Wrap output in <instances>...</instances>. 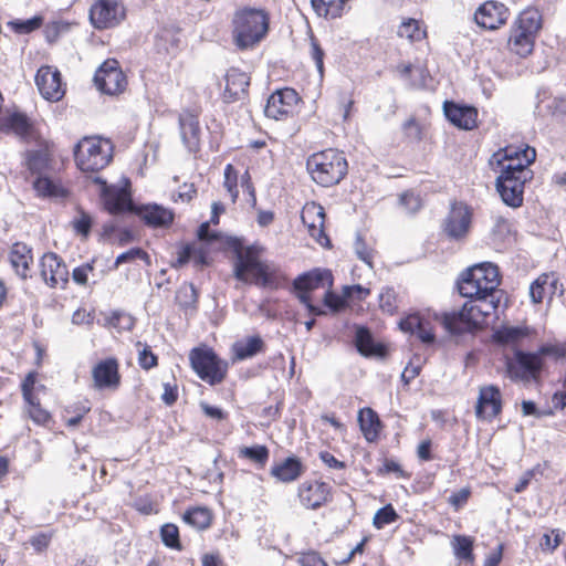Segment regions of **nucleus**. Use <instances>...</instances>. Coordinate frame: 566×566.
I'll use <instances>...</instances> for the list:
<instances>
[{
  "instance_id": "obj_55",
  "label": "nucleus",
  "mask_w": 566,
  "mask_h": 566,
  "mask_svg": "<svg viewBox=\"0 0 566 566\" xmlns=\"http://www.w3.org/2000/svg\"><path fill=\"white\" fill-rule=\"evenodd\" d=\"M42 17L35 15L28 20H17L10 22L17 33L28 34L42 25Z\"/></svg>"
},
{
  "instance_id": "obj_53",
  "label": "nucleus",
  "mask_w": 566,
  "mask_h": 566,
  "mask_svg": "<svg viewBox=\"0 0 566 566\" xmlns=\"http://www.w3.org/2000/svg\"><path fill=\"white\" fill-rule=\"evenodd\" d=\"M310 55L315 63L319 76L323 77L325 52L313 34L310 36Z\"/></svg>"
},
{
  "instance_id": "obj_39",
  "label": "nucleus",
  "mask_w": 566,
  "mask_h": 566,
  "mask_svg": "<svg viewBox=\"0 0 566 566\" xmlns=\"http://www.w3.org/2000/svg\"><path fill=\"white\" fill-rule=\"evenodd\" d=\"M514 25L536 36L542 27L541 14L534 9L525 10L520 13Z\"/></svg>"
},
{
  "instance_id": "obj_43",
  "label": "nucleus",
  "mask_w": 566,
  "mask_h": 566,
  "mask_svg": "<svg viewBox=\"0 0 566 566\" xmlns=\"http://www.w3.org/2000/svg\"><path fill=\"white\" fill-rule=\"evenodd\" d=\"M526 335L525 331L515 326H503L493 333V340L501 345L515 344Z\"/></svg>"
},
{
  "instance_id": "obj_24",
  "label": "nucleus",
  "mask_w": 566,
  "mask_h": 566,
  "mask_svg": "<svg viewBox=\"0 0 566 566\" xmlns=\"http://www.w3.org/2000/svg\"><path fill=\"white\" fill-rule=\"evenodd\" d=\"M250 77L247 73L237 67H231L226 74V90L223 93L224 101L232 103L243 99L248 94Z\"/></svg>"
},
{
  "instance_id": "obj_21",
  "label": "nucleus",
  "mask_w": 566,
  "mask_h": 566,
  "mask_svg": "<svg viewBox=\"0 0 566 566\" xmlns=\"http://www.w3.org/2000/svg\"><path fill=\"white\" fill-rule=\"evenodd\" d=\"M509 19L507 8L496 1L484 2L474 13V20L481 28L496 30Z\"/></svg>"
},
{
  "instance_id": "obj_23",
  "label": "nucleus",
  "mask_w": 566,
  "mask_h": 566,
  "mask_svg": "<svg viewBox=\"0 0 566 566\" xmlns=\"http://www.w3.org/2000/svg\"><path fill=\"white\" fill-rule=\"evenodd\" d=\"M102 198L105 208L113 214L133 210L130 193L124 187L107 186L103 182Z\"/></svg>"
},
{
  "instance_id": "obj_31",
  "label": "nucleus",
  "mask_w": 566,
  "mask_h": 566,
  "mask_svg": "<svg viewBox=\"0 0 566 566\" xmlns=\"http://www.w3.org/2000/svg\"><path fill=\"white\" fill-rule=\"evenodd\" d=\"M303 472V465L296 457H289L283 462L272 467L271 474L281 482H293Z\"/></svg>"
},
{
  "instance_id": "obj_4",
  "label": "nucleus",
  "mask_w": 566,
  "mask_h": 566,
  "mask_svg": "<svg viewBox=\"0 0 566 566\" xmlns=\"http://www.w3.org/2000/svg\"><path fill=\"white\" fill-rule=\"evenodd\" d=\"M306 168L317 185L331 187L344 179L348 164L343 153L329 148L311 155Z\"/></svg>"
},
{
  "instance_id": "obj_15",
  "label": "nucleus",
  "mask_w": 566,
  "mask_h": 566,
  "mask_svg": "<svg viewBox=\"0 0 566 566\" xmlns=\"http://www.w3.org/2000/svg\"><path fill=\"white\" fill-rule=\"evenodd\" d=\"M298 102V95L293 88L274 92L266 102L264 114L269 118L282 119L293 113Z\"/></svg>"
},
{
  "instance_id": "obj_6",
  "label": "nucleus",
  "mask_w": 566,
  "mask_h": 566,
  "mask_svg": "<svg viewBox=\"0 0 566 566\" xmlns=\"http://www.w3.org/2000/svg\"><path fill=\"white\" fill-rule=\"evenodd\" d=\"M499 269L492 263H481L469 269L459 283V293L468 298L497 292Z\"/></svg>"
},
{
  "instance_id": "obj_3",
  "label": "nucleus",
  "mask_w": 566,
  "mask_h": 566,
  "mask_svg": "<svg viewBox=\"0 0 566 566\" xmlns=\"http://www.w3.org/2000/svg\"><path fill=\"white\" fill-rule=\"evenodd\" d=\"M249 274L252 282L262 287L274 286L280 279V271L276 268L262 262L255 248L250 245L242 249H235V260L233 263V275L238 281L249 283Z\"/></svg>"
},
{
  "instance_id": "obj_64",
  "label": "nucleus",
  "mask_w": 566,
  "mask_h": 566,
  "mask_svg": "<svg viewBox=\"0 0 566 566\" xmlns=\"http://www.w3.org/2000/svg\"><path fill=\"white\" fill-rule=\"evenodd\" d=\"M52 535L46 533H38L30 538V544L36 552H43L48 548Z\"/></svg>"
},
{
  "instance_id": "obj_51",
  "label": "nucleus",
  "mask_w": 566,
  "mask_h": 566,
  "mask_svg": "<svg viewBox=\"0 0 566 566\" xmlns=\"http://www.w3.org/2000/svg\"><path fill=\"white\" fill-rule=\"evenodd\" d=\"M223 186L230 193L232 202H235V200L239 196V191L237 188L238 187V172L231 164H228L224 168Z\"/></svg>"
},
{
  "instance_id": "obj_11",
  "label": "nucleus",
  "mask_w": 566,
  "mask_h": 566,
  "mask_svg": "<svg viewBox=\"0 0 566 566\" xmlns=\"http://www.w3.org/2000/svg\"><path fill=\"white\" fill-rule=\"evenodd\" d=\"M94 83L98 91L107 95H116L126 88V76L116 60H106L95 72Z\"/></svg>"
},
{
  "instance_id": "obj_14",
  "label": "nucleus",
  "mask_w": 566,
  "mask_h": 566,
  "mask_svg": "<svg viewBox=\"0 0 566 566\" xmlns=\"http://www.w3.org/2000/svg\"><path fill=\"white\" fill-rule=\"evenodd\" d=\"M35 84L40 94L48 101H60L65 94L61 73L53 66H41L35 75Z\"/></svg>"
},
{
  "instance_id": "obj_49",
  "label": "nucleus",
  "mask_w": 566,
  "mask_h": 566,
  "mask_svg": "<svg viewBox=\"0 0 566 566\" xmlns=\"http://www.w3.org/2000/svg\"><path fill=\"white\" fill-rule=\"evenodd\" d=\"M424 32L421 31L418 21L413 19L402 22L398 28V35L411 41L420 40Z\"/></svg>"
},
{
  "instance_id": "obj_62",
  "label": "nucleus",
  "mask_w": 566,
  "mask_h": 566,
  "mask_svg": "<svg viewBox=\"0 0 566 566\" xmlns=\"http://www.w3.org/2000/svg\"><path fill=\"white\" fill-rule=\"evenodd\" d=\"M297 562L301 566H327L322 556L314 551L302 553Z\"/></svg>"
},
{
  "instance_id": "obj_7",
  "label": "nucleus",
  "mask_w": 566,
  "mask_h": 566,
  "mask_svg": "<svg viewBox=\"0 0 566 566\" xmlns=\"http://www.w3.org/2000/svg\"><path fill=\"white\" fill-rule=\"evenodd\" d=\"M189 360L197 376L211 386L221 384L228 371V363L208 347H196L189 354Z\"/></svg>"
},
{
  "instance_id": "obj_57",
  "label": "nucleus",
  "mask_w": 566,
  "mask_h": 566,
  "mask_svg": "<svg viewBox=\"0 0 566 566\" xmlns=\"http://www.w3.org/2000/svg\"><path fill=\"white\" fill-rule=\"evenodd\" d=\"M370 294V290L360 284L345 285L343 287V295L345 298L364 301Z\"/></svg>"
},
{
  "instance_id": "obj_47",
  "label": "nucleus",
  "mask_w": 566,
  "mask_h": 566,
  "mask_svg": "<svg viewBox=\"0 0 566 566\" xmlns=\"http://www.w3.org/2000/svg\"><path fill=\"white\" fill-rule=\"evenodd\" d=\"M503 202L512 208H518L523 203L524 189L522 188H496Z\"/></svg>"
},
{
  "instance_id": "obj_63",
  "label": "nucleus",
  "mask_w": 566,
  "mask_h": 566,
  "mask_svg": "<svg viewBox=\"0 0 566 566\" xmlns=\"http://www.w3.org/2000/svg\"><path fill=\"white\" fill-rule=\"evenodd\" d=\"M423 318H421L418 314H412L401 319L399 326L401 331L415 334L417 329H419L420 324Z\"/></svg>"
},
{
  "instance_id": "obj_19",
  "label": "nucleus",
  "mask_w": 566,
  "mask_h": 566,
  "mask_svg": "<svg viewBox=\"0 0 566 566\" xmlns=\"http://www.w3.org/2000/svg\"><path fill=\"white\" fill-rule=\"evenodd\" d=\"M502 411V395L497 386H483L479 390L475 416L482 420H492Z\"/></svg>"
},
{
  "instance_id": "obj_29",
  "label": "nucleus",
  "mask_w": 566,
  "mask_h": 566,
  "mask_svg": "<svg viewBox=\"0 0 566 566\" xmlns=\"http://www.w3.org/2000/svg\"><path fill=\"white\" fill-rule=\"evenodd\" d=\"M31 249L24 243H14L10 251V262L14 271L22 279H27L30 264L33 261Z\"/></svg>"
},
{
  "instance_id": "obj_37",
  "label": "nucleus",
  "mask_w": 566,
  "mask_h": 566,
  "mask_svg": "<svg viewBox=\"0 0 566 566\" xmlns=\"http://www.w3.org/2000/svg\"><path fill=\"white\" fill-rule=\"evenodd\" d=\"M179 44L180 39L175 29H163L156 34L155 45L159 52L175 54Z\"/></svg>"
},
{
  "instance_id": "obj_50",
  "label": "nucleus",
  "mask_w": 566,
  "mask_h": 566,
  "mask_svg": "<svg viewBox=\"0 0 566 566\" xmlns=\"http://www.w3.org/2000/svg\"><path fill=\"white\" fill-rule=\"evenodd\" d=\"M160 536L163 543L170 548H180L179 530L175 524L168 523L161 526Z\"/></svg>"
},
{
  "instance_id": "obj_45",
  "label": "nucleus",
  "mask_w": 566,
  "mask_h": 566,
  "mask_svg": "<svg viewBox=\"0 0 566 566\" xmlns=\"http://www.w3.org/2000/svg\"><path fill=\"white\" fill-rule=\"evenodd\" d=\"M27 403V412L29 417L36 424H45L50 421V413L40 406L39 400L35 397H32L31 400H24Z\"/></svg>"
},
{
  "instance_id": "obj_32",
  "label": "nucleus",
  "mask_w": 566,
  "mask_h": 566,
  "mask_svg": "<svg viewBox=\"0 0 566 566\" xmlns=\"http://www.w3.org/2000/svg\"><path fill=\"white\" fill-rule=\"evenodd\" d=\"M360 430L367 441L374 442L378 439L381 422L376 411L371 408H363L358 412Z\"/></svg>"
},
{
  "instance_id": "obj_52",
  "label": "nucleus",
  "mask_w": 566,
  "mask_h": 566,
  "mask_svg": "<svg viewBox=\"0 0 566 566\" xmlns=\"http://www.w3.org/2000/svg\"><path fill=\"white\" fill-rule=\"evenodd\" d=\"M144 260L147 264H149V255L146 251L140 248H133L126 252L120 253L115 260V269H117L120 264L129 263L135 260Z\"/></svg>"
},
{
  "instance_id": "obj_58",
  "label": "nucleus",
  "mask_w": 566,
  "mask_h": 566,
  "mask_svg": "<svg viewBox=\"0 0 566 566\" xmlns=\"http://www.w3.org/2000/svg\"><path fill=\"white\" fill-rule=\"evenodd\" d=\"M346 300L344 295L339 296L332 292V289H326L324 295V304L331 308L333 312H339L344 308Z\"/></svg>"
},
{
  "instance_id": "obj_54",
  "label": "nucleus",
  "mask_w": 566,
  "mask_h": 566,
  "mask_svg": "<svg viewBox=\"0 0 566 566\" xmlns=\"http://www.w3.org/2000/svg\"><path fill=\"white\" fill-rule=\"evenodd\" d=\"M354 251L359 260L365 262L369 268H373L374 250L370 249L358 233L354 242Z\"/></svg>"
},
{
  "instance_id": "obj_25",
  "label": "nucleus",
  "mask_w": 566,
  "mask_h": 566,
  "mask_svg": "<svg viewBox=\"0 0 566 566\" xmlns=\"http://www.w3.org/2000/svg\"><path fill=\"white\" fill-rule=\"evenodd\" d=\"M180 136L184 145L195 151L199 147L200 127L197 116L189 112L179 115Z\"/></svg>"
},
{
  "instance_id": "obj_59",
  "label": "nucleus",
  "mask_w": 566,
  "mask_h": 566,
  "mask_svg": "<svg viewBox=\"0 0 566 566\" xmlns=\"http://www.w3.org/2000/svg\"><path fill=\"white\" fill-rule=\"evenodd\" d=\"M93 270H94L93 261L84 263L73 270L72 279L78 285H86L87 284V275Z\"/></svg>"
},
{
  "instance_id": "obj_36",
  "label": "nucleus",
  "mask_w": 566,
  "mask_h": 566,
  "mask_svg": "<svg viewBox=\"0 0 566 566\" xmlns=\"http://www.w3.org/2000/svg\"><path fill=\"white\" fill-rule=\"evenodd\" d=\"M347 0H311L314 11L325 18L336 19L343 14Z\"/></svg>"
},
{
  "instance_id": "obj_2",
  "label": "nucleus",
  "mask_w": 566,
  "mask_h": 566,
  "mask_svg": "<svg viewBox=\"0 0 566 566\" xmlns=\"http://www.w3.org/2000/svg\"><path fill=\"white\" fill-rule=\"evenodd\" d=\"M231 25L235 46L240 50H249L266 36L270 17L263 9L244 7L234 12Z\"/></svg>"
},
{
  "instance_id": "obj_40",
  "label": "nucleus",
  "mask_w": 566,
  "mask_h": 566,
  "mask_svg": "<svg viewBox=\"0 0 566 566\" xmlns=\"http://www.w3.org/2000/svg\"><path fill=\"white\" fill-rule=\"evenodd\" d=\"M184 521L197 530H205L210 526L211 514L206 507H192L185 512Z\"/></svg>"
},
{
  "instance_id": "obj_16",
  "label": "nucleus",
  "mask_w": 566,
  "mask_h": 566,
  "mask_svg": "<svg viewBox=\"0 0 566 566\" xmlns=\"http://www.w3.org/2000/svg\"><path fill=\"white\" fill-rule=\"evenodd\" d=\"M41 276L51 287L64 289L69 282V270L63 260L53 252L45 253L40 261Z\"/></svg>"
},
{
  "instance_id": "obj_8",
  "label": "nucleus",
  "mask_w": 566,
  "mask_h": 566,
  "mask_svg": "<svg viewBox=\"0 0 566 566\" xmlns=\"http://www.w3.org/2000/svg\"><path fill=\"white\" fill-rule=\"evenodd\" d=\"M333 285V275L329 270L325 269H314L308 272H305L298 275L293 281V289L298 301L306 306L308 312L313 315L321 316L325 314V312L315 306L312 301L310 293L317 289H332Z\"/></svg>"
},
{
  "instance_id": "obj_35",
  "label": "nucleus",
  "mask_w": 566,
  "mask_h": 566,
  "mask_svg": "<svg viewBox=\"0 0 566 566\" xmlns=\"http://www.w3.org/2000/svg\"><path fill=\"white\" fill-rule=\"evenodd\" d=\"M6 126L9 130L21 138L30 137L33 133L31 119L23 113L14 112L6 119Z\"/></svg>"
},
{
  "instance_id": "obj_56",
  "label": "nucleus",
  "mask_w": 566,
  "mask_h": 566,
  "mask_svg": "<svg viewBox=\"0 0 566 566\" xmlns=\"http://www.w3.org/2000/svg\"><path fill=\"white\" fill-rule=\"evenodd\" d=\"M399 206L408 213H416L421 208V199L412 191H406L399 197Z\"/></svg>"
},
{
  "instance_id": "obj_60",
  "label": "nucleus",
  "mask_w": 566,
  "mask_h": 566,
  "mask_svg": "<svg viewBox=\"0 0 566 566\" xmlns=\"http://www.w3.org/2000/svg\"><path fill=\"white\" fill-rule=\"evenodd\" d=\"M73 226L77 233L87 237L92 227V218L88 213L80 211V216L74 219Z\"/></svg>"
},
{
  "instance_id": "obj_13",
  "label": "nucleus",
  "mask_w": 566,
  "mask_h": 566,
  "mask_svg": "<svg viewBox=\"0 0 566 566\" xmlns=\"http://www.w3.org/2000/svg\"><path fill=\"white\" fill-rule=\"evenodd\" d=\"M506 367L511 378L530 380L538 376L543 360L539 353L516 350L514 359H507Z\"/></svg>"
},
{
  "instance_id": "obj_61",
  "label": "nucleus",
  "mask_w": 566,
  "mask_h": 566,
  "mask_svg": "<svg viewBox=\"0 0 566 566\" xmlns=\"http://www.w3.org/2000/svg\"><path fill=\"white\" fill-rule=\"evenodd\" d=\"M138 364L143 369H150L157 366V356L148 346H145L138 354Z\"/></svg>"
},
{
  "instance_id": "obj_20",
  "label": "nucleus",
  "mask_w": 566,
  "mask_h": 566,
  "mask_svg": "<svg viewBox=\"0 0 566 566\" xmlns=\"http://www.w3.org/2000/svg\"><path fill=\"white\" fill-rule=\"evenodd\" d=\"M92 377L95 388L116 390L120 385L117 359L109 357L98 361L92 369Z\"/></svg>"
},
{
  "instance_id": "obj_5",
  "label": "nucleus",
  "mask_w": 566,
  "mask_h": 566,
  "mask_svg": "<svg viewBox=\"0 0 566 566\" xmlns=\"http://www.w3.org/2000/svg\"><path fill=\"white\" fill-rule=\"evenodd\" d=\"M74 158L82 171H98L112 160L113 144L101 137H84L74 147Z\"/></svg>"
},
{
  "instance_id": "obj_18",
  "label": "nucleus",
  "mask_w": 566,
  "mask_h": 566,
  "mask_svg": "<svg viewBox=\"0 0 566 566\" xmlns=\"http://www.w3.org/2000/svg\"><path fill=\"white\" fill-rule=\"evenodd\" d=\"M298 497L306 509L317 510L332 497V488L328 483L313 480L304 481L298 486Z\"/></svg>"
},
{
  "instance_id": "obj_10",
  "label": "nucleus",
  "mask_w": 566,
  "mask_h": 566,
  "mask_svg": "<svg viewBox=\"0 0 566 566\" xmlns=\"http://www.w3.org/2000/svg\"><path fill=\"white\" fill-rule=\"evenodd\" d=\"M472 217V210L467 203L462 201L451 202L449 212L442 221V232L450 240H464L470 232Z\"/></svg>"
},
{
  "instance_id": "obj_12",
  "label": "nucleus",
  "mask_w": 566,
  "mask_h": 566,
  "mask_svg": "<svg viewBox=\"0 0 566 566\" xmlns=\"http://www.w3.org/2000/svg\"><path fill=\"white\" fill-rule=\"evenodd\" d=\"M125 18V8L115 0H97L90 9V20L95 29L118 25Z\"/></svg>"
},
{
  "instance_id": "obj_9",
  "label": "nucleus",
  "mask_w": 566,
  "mask_h": 566,
  "mask_svg": "<svg viewBox=\"0 0 566 566\" xmlns=\"http://www.w3.org/2000/svg\"><path fill=\"white\" fill-rule=\"evenodd\" d=\"M485 319L474 298L465 302L461 310L443 313L441 323L451 334H463L482 327Z\"/></svg>"
},
{
  "instance_id": "obj_27",
  "label": "nucleus",
  "mask_w": 566,
  "mask_h": 566,
  "mask_svg": "<svg viewBox=\"0 0 566 566\" xmlns=\"http://www.w3.org/2000/svg\"><path fill=\"white\" fill-rule=\"evenodd\" d=\"M355 345L357 350L366 357H382L386 354V348L382 345L375 343L370 331L365 326H357Z\"/></svg>"
},
{
  "instance_id": "obj_34",
  "label": "nucleus",
  "mask_w": 566,
  "mask_h": 566,
  "mask_svg": "<svg viewBox=\"0 0 566 566\" xmlns=\"http://www.w3.org/2000/svg\"><path fill=\"white\" fill-rule=\"evenodd\" d=\"M175 301L186 315L193 314L198 307V291L192 283H182L176 291Z\"/></svg>"
},
{
  "instance_id": "obj_28",
  "label": "nucleus",
  "mask_w": 566,
  "mask_h": 566,
  "mask_svg": "<svg viewBox=\"0 0 566 566\" xmlns=\"http://www.w3.org/2000/svg\"><path fill=\"white\" fill-rule=\"evenodd\" d=\"M265 349V344L263 339L255 335L250 336L244 340L235 342L232 345V353H233V361L237 360H245L249 358L254 357L259 353H263Z\"/></svg>"
},
{
  "instance_id": "obj_48",
  "label": "nucleus",
  "mask_w": 566,
  "mask_h": 566,
  "mask_svg": "<svg viewBox=\"0 0 566 566\" xmlns=\"http://www.w3.org/2000/svg\"><path fill=\"white\" fill-rule=\"evenodd\" d=\"M398 518V514L391 504H388L381 509H379L374 518L373 524L376 528L380 530L385 525L396 522Z\"/></svg>"
},
{
  "instance_id": "obj_46",
  "label": "nucleus",
  "mask_w": 566,
  "mask_h": 566,
  "mask_svg": "<svg viewBox=\"0 0 566 566\" xmlns=\"http://www.w3.org/2000/svg\"><path fill=\"white\" fill-rule=\"evenodd\" d=\"M497 292H491L488 295H474L473 298L478 303L479 307L481 308V312L483 314L484 319L492 315L500 303V298L496 296Z\"/></svg>"
},
{
  "instance_id": "obj_17",
  "label": "nucleus",
  "mask_w": 566,
  "mask_h": 566,
  "mask_svg": "<svg viewBox=\"0 0 566 566\" xmlns=\"http://www.w3.org/2000/svg\"><path fill=\"white\" fill-rule=\"evenodd\" d=\"M302 222L306 226L308 234L322 247L331 245L329 238L324 231L325 211L319 205L312 202L303 208Z\"/></svg>"
},
{
  "instance_id": "obj_41",
  "label": "nucleus",
  "mask_w": 566,
  "mask_h": 566,
  "mask_svg": "<svg viewBox=\"0 0 566 566\" xmlns=\"http://www.w3.org/2000/svg\"><path fill=\"white\" fill-rule=\"evenodd\" d=\"M50 165V157L45 150H31L27 154V166L33 175L43 176Z\"/></svg>"
},
{
  "instance_id": "obj_44",
  "label": "nucleus",
  "mask_w": 566,
  "mask_h": 566,
  "mask_svg": "<svg viewBox=\"0 0 566 566\" xmlns=\"http://www.w3.org/2000/svg\"><path fill=\"white\" fill-rule=\"evenodd\" d=\"M269 449L265 446L256 444L252 447H243L239 450V457L249 459L260 467H264L269 460Z\"/></svg>"
},
{
  "instance_id": "obj_42",
  "label": "nucleus",
  "mask_w": 566,
  "mask_h": 566,
  "mask_svg": "<svg viewBox=\"0 0 566 566\" xmlns=\"http://www.w3.org/2000/svg\"><path fill=\"white\" fill-rule=\"evenodd\" d=\"M454 556L464 562L473 560V539L464 535H454L451 542Z\"/></svg>"
},
{
  "instance_id": "obj_33",
  "label": "nucleus",
  "mask_w": 566,
  "mask_h": 566,
  "mask_svg": "<svg viewBox=\"0 0 566 566\" xmlns=\"http://www.w3.org/2000/svg\"><path fill=\"white\" fill-rule=\"evenodd\" d=\"M535 38L534 34H528L514 25L509 38V48L515 54L525 57L532 53Z\"/></svg>"
},
{
  "instance_id": "obj_30",
  "label": "nucleus",
  "mask_w": 566,
  "mask_h": 566,
  "mask_svg": "<svg viewBox=\"0 0 566 566\" xmlns=\"http://www.w3.org/2000/svg\"><path fill=\"white\" fill-rule=\"evenodd\" d=\"M557 280L554 274H541L530 285V297L534 304L543 302L545 296L553 295L556 291Z\"/></svg>"
},
{
  "instance_id": "obj_26",
  "label": "nucleus",
  "mask_w": 566,
  "mask_h": 566,
  "mask_svg": "<svg viewBox=\"0 0 566 566\" xmlns=\"http://www.w3.org/2000/svg\"><path fill=\"white\" fill-rule=\"evenodd\" d=\"M136 213L145 221L149 227H167L174 220V213L159 205H146L136 209Z\"/></svg>"
},
{
  "instance_id": "obj_1",
  "label": "nucleus",
  "mask_w": 566,
  "mask_h": 566,
  "mask_svg": "<svg viewBox=\"0 0 566 566\" xmlns=\"http://www.w3.org/2000/svg\"><path fill=\"white\" fill-rule=\"evenodd\" d=\"M536 150L526 146L523 149L507 146L494 153L490 159L492 166L496 165L500 175L496 177V188H522L527 180L532 179L533 172L528 166L535 160Z\"/></svg>"
},
{
  "instance_id": "obj_38",
  "label": "nucleus",
  "mask_w": 566,
  "mask_h": 566,
  "mask_svg": "<svg viewBox=\"0 0 566 566\" xmlns=\"http://www.w3.org/2000/svg\"><path fill=\"white\" fill-rule=\"evenodd\" d=\"M33 188L40 197L64 198L66 196L63 187L44 176L36 177Z\"/></svg>"
},
{
  "instance_id": "obj_22",
  "label": "nucleus",
  "mask_w": 566,
  "mask_h": 566,
  "mask_svg": "<svg viewBox=\"0 0 566 566\" xmlns=\"http://www.w3.org/2000/svg\"><path fill=\"white\" fill-rule=\"evenodd\" d=\"M443 112L448 120L461 129L470 130L476 125L478 112L472 106L446 101Z\"/></svg>"
}]
</instances>
